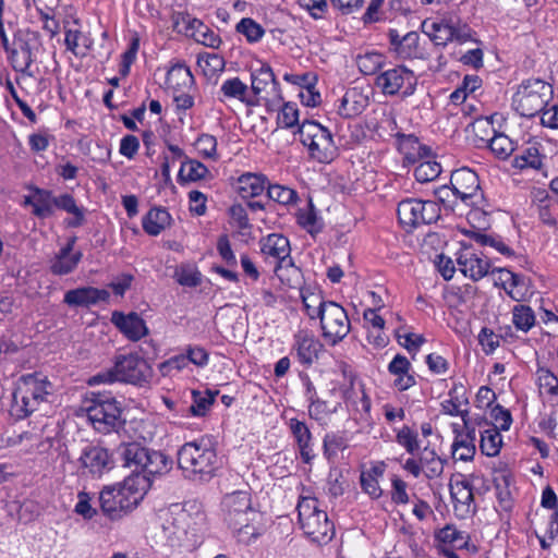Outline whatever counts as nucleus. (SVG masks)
I'll return each instance as SVG.
<instances>
[{"label":"nucleus","instance_id":"nucleus-1","mask_svg":"<svg viewBox=\"0 0 558 558\" xmlns=\"http://www.w3.org/2000/svg\"><path fill=\"white\" fill-rule=\"evenodd\" d=\"M117 453L131 474L121 485L107 486L99 494L101 511L111 519L136 508L150 489L153 481L172 469V460L166 453L136 441L121 444Z\"/></svg>","mask_w":558,"mask_h":558},{"label":"nucleus","instance_id":"nucleus-2","mask_svg":"<svg viewBox=\"0 0 558 558\" xmlns=\"http://www.w3.org/2000/svg\"><path fill=\"white\" fill-rule=\"evenodd\" d=\"M162 534L171 546L195 548L206 530V514L196 501H187L163 518Z\"/></svg>","mask_w":558,"mask_h":558},{"label":"nucleus","instance_id":"nucleus-3","mask_svg":"<svg viewBox=\"0 0 558 558\" xmlns=\"http://www.w3.org/2000/svg\"><path fill=\"white\" fill-rule=\"evenodd\" d=\"M222 511L226 523L236 533L238 539L251 544L264 532L260 513L252 507L247 492H233L223 497Z\"/></svg>","mask_w":558,"mask_h":558},{"label":"nucleus","instance_id":"nucleus-4","mask_svg":"<svg viewBox=\"0 0 558 558\" xmlns=\"http://www.w3.org/2000/svg\"><path fill=\"white\" fill-rule=\"evenodd\" d=\"M177 462L184 476L192 481H208L219 469L216 449L206 438L182 445L177 452Z\"/></svg>","mask_w":558,"mask_h":558},{"label":"nucleus","instance_id":"nucleus-5","mask_svg":"<svg viewBox=\"0 0 558 558\" xmlns=\"http://www.w3.org/2000/svg\"><path fill=\"white\" fill-rule=\"evenodd\" d=\"M75 415L86 417L95 430L109 434L121 425V409L118 402L105 395L90 392L75 410Z\"/></svg>","mask_w":558,"mask_h":558},{"label":"nucleus","instance_id":"nucleus-6","mask_svg":"<svg viewBox=\"0 0 558 558\" xmlns=\"http://www.w3.org/2000/svg\"><path fill=\"white\" fill-rule=\"evenodd\" d=\"M51 389L52 385L45 375L35 373L22 376L13 392L12 415L19 420L27 417L46 401Z\"/></svg>","mask_w":558,"mask_h":558},{"label":"nucleus","instance_id":"nucleus-7","mask_svg":"<svg viewBox=\"0 0 558 558\" xmlns=\"http://www.w3.org/2000/svg\"><path fill=\"white\" fill-rule=\"evenodd\" d=\"M151 377L149 364L138 354H121L116 356L113 367L98 373L89 379V384L124 381L134 385L148 383Z\"/></svg>","mask_w":558,"mask_h":558},{"label":"nucleus","instance_id":"nucleus-8","mask_svg":"<svg viewBox=\"0 0 558 558\" xmlns=\"http://www.w3.org/2000/svg\"><path fill=\"white\" fill-rule=\"evenodd\" d=\"M554 95L553 86L541 78L524 80L512 97V108L521 117L542 113Z\"/></svg>","mask_w":558,"mask_h":558},{"label":"nucleus","instance_id":"nucleus-9","mask_svg":"<svg viewBox=\"0 0 558 558\" xmlns=\"http://www.w3.org/2000/svg\"><path fill=\"white\" fill-rule=\"evenodd\" d=\"M299 522L304 534L317 544H327L335 535V526L325 510L319 509L318 500L303 497L296 507Z\"/></svg>","mask_w":558,"mask_h":558},{"label":"nucleus","instance_id":"nucleus-10","mask_svg":"<svg viewBox=\"0 0 558 558\" xmlns=\"http://www.w3.org/2000/svg\"><path fill=\"white\" fill-rule=\"evenodd\" d=\"M298 133L301 143L307 147L312 159L322 163H329L337 157L338 148L331 132L318 122L304 120L299 125Z\"/></svg>","mask_w":558,"mask_h":558},{"label":"nucleus","instance_id":"nucleus-11","mask_svg":"<svg viewBox=\"0 0 558 558\" xmlns=\"http://www.w3.org/2000/svg\"><path fill=\"white\" fill-rule=\"evenodd\" d=\"M41 46L40 35L29 28L19 29L10 50V60L15 71L21 72L20 80L25 82L34 76L31 65Z\"/></svg>","mask_w":558,"mask_h":558},{"label":"nucleus","instance_id":"nucleus-12","mask_svg":"<svg viewBox=\"0 0 558 558\" xmlns=\"http://www.w3.org/2000/svg\"><path fill=\"white\" fill-rule=\"evenodd\" d=\"M319 314L322 336L330 345H336L350 332L351 324L347 311L336 302L320 303Z\"/></svg>","mask_w":558,"mask_h":558},{"label":"nucleus","instance_id":"nucleus-13","mask_svg":"<svg viewBox=\"0 0 558 558\" xmlns=\"http://www.w3.org/2000/svg\"><path fill=\"white\" fill-rule=\"evenodd\" d=\"M399 222L409 230L421 225H430L440 217V206L437 202L407 198L397 207Z\"/></svg>","mask_w":558,"mask_h":558},{"label":"nucleus","instance_id":"nucleus-14","mask_svg":"<svg viewBox=\"0 0 558 558\" xmlns=\"http://www.w3.org/2000/svg\"><path fill=\"white\" fill-rule=\"evenodd\" d=\"M376 85L385 95L392 96L401 92L403 96H410L415 90L416 77L411 70L399 65L379 74Z\"/></svg>","mask_w":558,"mask_h":558},{"label":"nucleus","instance_id":"nucleus-15","mask_svg":"<svg viewBox=\"0 0 558 558\" xmlns=\"http://www.w3.org/2000/svg\"><path fill=\"white\" fill-rule=\"evenodd\" d=\"M450 184L459 196L460 203L466 207L477 206L483 194L476 172L469 168H461L451 173Z\"/></svg>","mask_w":558,"mask_h":558},{"label":"nucleus","instance_id":"nucleus-16","mask_svg":"<svg viewBox=\"0 0 558 558\" xmlns=\"http://www.w3.org/2000/svg\"><path fill=\"white\" fill-rule=\"evenodd\" d=\"M77 461L84 474L96 477L102 476L114 466V461L109 451L100 446L87 445L82 450Z\"/></svg>","mask_w":558,"mask_h":558},{"label":"nucleus","instance_id":"nucleus-17","mask_svg":"<svg viewBox=\"0 0 558 558\" xmlns=\"http://www.w3.org/2000/svg\"><path fill=\"white\" fill-rule=\"evenodd\" d=\"M260 251L266 257H272L275 259L274 271L277 277L281 278L280 270L284 266H292V259L290 258V242L288 238L271 233L267 235L260 242Z\"/></svg>","mask_w":558,"mask_h":558},{"label":"nucleus","instance_id":"nucleus-18","mask_svg":"<svg viewBox=\"0 0 558 558\" xmlns=\"http://www.w3.org/2000/svg\"><path fill=\"white\" fill-rule=\"evenodd\" d=\"M450 495L458 517L464 519L476 512L473 487L469 481L462 480L450 484Z\"/></svg>","mask_w":558,"mask_h":558},{"label":"nucleus","instance_id":"nucleus-19","mask_svg":"<svg viewBox=\"0 0 558 558\" xmlns=\"http://www.w3.org/2000/svg\"><path fill=\"white\" fill-rule=\"evenodd\" d=\"M322 349L320 341L310 331L300 330L294 335L292 351L302 365H312L318 359Z\"/></svg>","mask_w":558,"mask_h":558},{"label":"nucleus","instance_id":"nucleus-20","mask_svg":"<svg viewBox=\"0 0 558 558\" xmlns=\"http://www.w3.org/2000/svg\"><path fill=\"white\" fill-rule=\"evenodd\" d=\"M112 324L129 339L137 341L148 333L145 320L135 312L123 314L113 312Z\"/></svg>","mask_w":558,"mask_h":558},{"label":"nucleus","instance_id":"nucleus-21","mask_svg":"<svg viewBox=\"0 0 558 558\" xmlns=\"http://www.w3.org/2000/svg\"><path fill=\"white\" fill-rule=\"evenodd\" d=\"M25 204L32 205L34 207L33 213L39 217L49 215L53 207L70 211V196L54 197L46 191L38 190L33 196L25 197Z\"/></svg>","mask_w":558,"mask_h":558},{"label":"nucleus","instance_id":"nucleus-22","mask_svg":"<svg viewBox=\"0 0 558 558\" xmlns=\"http://www.w3.org/2000/svg\"><path fill=\"white\" fill-rule=\"evenodd\" d=\"M457 263L460 271L473 281H478L485 277L490 267L486 258L478 256L469 248H464L459 253Z\"/></svg>","mask_w":558,"mask_h":558},{"label":"nucleus","instance_id":"nucleus-23","mask_svg":"<svg viewBox=\"0 0 558 558\" xmlns=\"http://www.w3.org/2000/svg\"><path fill=\"white\" fill-rule=\"evenodd\" d=\"M278 86L279 83L269 64L259 61L258 66H251V88L255 95L268 94L270 88L275 96L280 97Z\"/></svg>","mask_w":558,"mask_h":558},{"label":"nucleus","instance_id":"nucleus-24","mask_svg":"<svg viewBox=\"0 0 558 558\" xmlns=\"http://www.w3.org/2000/svg\"><path fill=\"white\" fill-rule=\"evenodd\" d=\"M424 33L436 45L445 47L448 43L452 41L453 36V22L452 16H445L439 21H424Z\"/></svg>","mask_w":558,"mask_h":558},{"label":"nucleus","instance_id":"nucleus-25","mask_svg":"<svg viewBox=\"0 0 558 558\" xmlns=\"http://www.w3.org/2000/svg\"><path fill=\"white\" fill-rule=\"evenodd\" d=\"M194 86V76L183 63L172 65L167 72L166 87L172 93L191 90Z\"/></svg>","mask_w":558,"mask_h":558},{"label":"nucleus","instance_id":"nucleus-26","mask_svg":"<svg viewBox=\"0 0 558 558\" xmlns=\"http://www.w3.org/2000/svg\"><path fill=\"white\" fill-rule=\"evenodd\" d=\"M368 106V97L357 88H350L341 98L338 113L343 118H353L361 114Z\"/></svg>","mask_w":558,"mask_h":558},{"label":"nucleus","instance_id":"nucleus-27","mask_svg":"<svg viewBox=\"0 0 558 558\" xmlns=\"http://www.w3.org/2000/svg\"><path fill=\"white\" fill-rule=\"evenodd\" d=\"M386 464L376 462L367 470H363L360 475L362 490L373 499H378L383 495L379 486V478L384 476Z\"/></svg>","mask_w":558,"mask_h":558},{"label":"nucleus","instance_id":"nucleus-28","mask_svg":"<svg viewBox=\"0 0 558 558\" xmlns=\"http://www.w3.org/2000/svg\"><path fill=\"white\" fill-rule=\"evenodd\" d=\"M171 223V216L166 208L154 207L143 218L144 231L153 236L161 233Z\"/></svg>","mask_w":558,"mask_h":558},{"label":"nucleus","instance_id":"nucleus-29","mask_svg":"<svg viewBox=\"0 0 558 558\" xmlns=\"http://www.w3.org/2000/svg\"><path fill=\"white\" fill-rule=\"evenodd\" d=\"M110 293L106 289L84 287L72 290V304L90 306L108 302Z\"/></svg>","mask_w":558,"mask_h":558},{"label":"nucleus","instance_id":"nucleus-30","mask_svg":"<svg viewBox=\"0 0 558 558\" xmlns=\"http://www.w3.org/2000/svg\"><path fill=\"white\" fill-rule=\"evenodd\" d=\"M512 166L520 170H539L543 167V156L539 151V144L534 143L523 148L514 156Z\"/></svg>","mask_w":558,"mask_h":558},{"label":"nucleus","instance_id":"nucleus-31","mask_svg":"<svg viewBox=\"0 0 558 558\" xmlns=\"http://www.w3.org/2000/svg\"><path fill=\"white\" fill-rule=\"evenodd\" d=\"M266 182L265 175L247 172L238 179V190L243 198L256 197L266 189Z\"/></svg>","mask_w":558,"mask_h":558},{"label":"nucleus","instance_id":"nucleus-32","mask_svg":"<svg viewBox=\"0 0 558 558\" xmlns=\"http://www.w3.org/2000/svg\"><path fill=\"white\" fill-rule=\"evenodd\" d=\"M397 57L403 60L426 58V51L420 45V35L417 32H409L403 35V43L399 44Z\"/></svg>","mask_w":558,"mask_h":558},{"label":"nucleus","instance_id":"nucleus-33","mask_svg":"<svg viewBox=\"0 0 558 558\" xmlns=\"http://www.w3.org/2000/svg\"><path fill=\"white\" fill-rule=\"evenodd\" d=\"M219 93L227 99H236L246 105H252L247 98L248 86L239 77H231L222 82Z\"/></svg>","mask_w":558,"mask_h":558},{"label":"nucleus","instance_id":"nucleus-34","mask_svg":"<svg viewBox=\"0 0 558 558\" xmlns=\"http://www.w3.org/2000/svg\"><path fill=\"white\" fill-rule=\"evenodd\" d=\"M209 174L208 168L198 160L186 158L181 163L178 179L180 182H196Z\"/></svg>","mask_w":558,"mask_h":558},{"label":"nucleus","instance_id":"nucleus-35","mask_svg":"<svg viewBox=\"0 0 558 558\" xmlns=\"http://www.w3.org/2000/svg\"><path fill=\"white\" fill-rule=\"evenodd\" d=\"M197 65L202 69L203 74L213 78L223 72L226 62L223 57L215 52L199 53L197 57Z\"/></svg>","mask_w":558,"mask_h":558},{"label":"nucleus","instance_id":"nucleus-36","mask_svg":"<svg viewBox=\"0 0 558 558\" xmlns=\"http://www.w3.org/2000/svg\"><path fill=\"white\" fill-rule=\"evenodd\" d=\"M502 444L501 435L496 425L481 433L480 448L483 454L495 457L499 453Z\"/></svg>","mask_w":558,"mask_h":558},{"label":"nucleus","instance_id":"nucleus-37","mask_svg":"<svg viewBox=\"0 0 558 558\" xmlns=\"http://www.w3.org/2000/svg\"><path fill=\"white\" fill-rule=\"evenodd\" d=\"M434 194L438 203H440L445 209L460 215L463 214L464 205L460 203V198L456 195V191H453V186L451 184L439 186L435 190Z\"/></svg>","mask_w":558,"mask_h":558},{"label":"nucleus","instance_id":"nucleus-38","mask_svg":"<svg viewBox=\"0 0 558 558\" xmlns=\"http://www.w3.org/2000/svg\"><path fill=\"white\" fill-rule=\"evenodd\" d=\"M510 475L500 474L495 478L496 497L499 508L505 512H510L513 508V499L509 489Z\"/></svg>","mask_w":558,"mask_h":558},{"label":"nucleus","instance_id":"nucleus-39","mask_svg":"<svg viewBox=\"0 0 558 558\" xmlns=\"http://www.w3.org/2000/svg\"><path fill=\"white\" fill-rule=\"evenodd\" d=\"M421 464L427 478L439 477L444 472V461L434 450H423Z\"/></svg>","mask_w":558,"mask_h":558},{"label":"nucleus","instance_id":"nucleus-40","mask_svg":"<svg viewBox=\"0 0 558 558\" xmlns=\"http://www.w3.org/2000/svg\"><path fill=\"white\" fill-rule=\"evenodd\" d=\"M348 448V440L336 433L326 434L323 440L324 456L329 463H335L338 452Z\"/></svg>","mask_w":558,"mask_h":558},{"label":"nucleus","instance_id":"nucleus-41","mask_svg":"<svg viewBox=\"0 0 558 558\" xmlns=\"http://www.w3.org/2000/svg\"><path fill=\"white\" fill-rule=\"evenodd\" d=\"M298 222L301 227L306 229L311 234L318 233L323 229V223L317 216L315 207L312 202L308 203L306 208L300 209L298 213Z\"/></svg>","mask_w":558,"mask_h":558},{"label":"nucleus","instance_id":"nucleus-42","mask_svg":"<svg viewBox=\"0 0 558 558\" xmlns=\"http://www.w3.org/2000/svg\"><path fill=\"white\" fill-rule=\"evenodd\" d=\"M470 238L481 246L494 247L497 252L505 256H511L513 254V251L498 235L473 231Z\"/></svg>","mask_w":558,"mask_h":558},{"label":"nucleus","instance_id":"nucleus-43","mask_svg":"<svg viewBox=\"0 0 558 558\" xmlns=\"http://www.w3.org/2000/svg\"><path fill=\"white\" fill-rule=\"evenodd\" d=\"M174 27L179 32H184L196 39L199 37V34L208 32V27L202 21L191 17L189 14L179 15L174 21Z\"/></svg>","mask_w":558,"mask_h":558},{"label":"nucleus","instance_id":"nucleus-44","mask_svg":"<svg viewBox=\"0 0 558 558\" xmlns=\"http://www.w3.org/2000/svg\"><path fill=\"white\" fill-rule=\"evenodd\" d=\"M442 169L439 162L432 159L422 160L414 169V177L421 183H426L439 177Z\"/></svg>","mask_w":558,"mask_h":558},{"label":"nucleus","instance_id":"nucleus-45","mask_svg":"<svg viewBox=\"0 0 558 558\" xmlns=\"http://www.w3.org/2000/svg\"><path fill=\"white\" fill-rule=\"evenodd\" d=\"M512 322L517 329L529 331L535 324L533 310L526 305H515L512 311Z\"/></svg>","mask_w":558,"mask_h":558},{"label":"nucleus","instance_id":"nucleus-46","mask_svg":"<svg viewBox=\"0 0 558 558\" xmlns=\"http://www.w3.org/2000/svg\"><path fill=\"white\" fill-rule=\"evenodd\" d=\"M192 395L193 403L190 405L189 412L193 416H204L214 403L215 396L218 395V392L216 391L215 393H211L210 391H193Z\"/></svg>","mask_w":558,"mask_h":558},{"label":"nucleus","instance_id":"nucleus-47","mask_svg":"<svg viewBox=\"0 0 558 558\" xmlns=\"http://www.w3.org/2000/svg\"><path fill=\"white\" fill-rule=\"evenodd\" d=\"M236 32L245 36L248 43H258L264 34L265 29L251 17H243L235 27Z\"/></svg>","mask_w":558,"mask_h":558},{"label":"nucleus","instance_id":"nucleus-48","mask_svg":"<svg viewBox=\"0 0 558 558\" xmlns=\"http://www.w3.org/2000/svg\"><path fill=\"white\" fill-rule=\"evenodd\" d=\"M383 63L384 56L378 52H366L356 59L360 71L365 75L375 74L383 66Z\"/></svg>","mask_w":558,"mask_h":558},{"label":"nucleus","instance_id":"nucleus-49","mask_svg":"<svg viewBox=\"0 0 558 558\" xmlns=\"http://www.w3.org/2000/svg\"><path fill=\"white\" fill-rule=\"evenodd\" d=\"M277 124L282 129L299 128V109L294 102H284L278 112Z\"/></svg>","mask_w":558,"mask_h":558},{"label":"nucleus","instance_id":"nucleus-50","mask_svg":"<svg viewBox=\"0 0 558 558\" xmlns=\"http://www.w3.org/2000/svg\"><path fill=\"white\" fill-rule=\"evenodd\" d=\"M267 195L269 199L281 205H290L298 199V194L294 190L280 184L268 185Z\"/></svg>","mask_w":558,"mask_h":558},{"label":"nucleus","instance_id":"nucleus-51","mask_svg":"<svg viewBox=\"0 0 558 558\" xmlns=\"http://www.w3.org/2000/svg\"><path fill=\"white\" fill-rule=\"evenodd\" d=\"M489 148L499 159H507L514 151V143L507 135L499 133L490 140Z\"/></svg>","mask_w":558,"mask_h":558},{"label":"nucleus","instance_id":"nucleus-52","mask_svg":"<svg viewBox=\"0 0 558 558\" xmlns=\"http://www.w3.org/2000/svg\"><path fill=\"white\" fill-rule=\"evenodd\" d=\"M453 458L461 461H471L476 452L475 442L466 440L458 435L451 446Z\"/></svg>","mask_w":558,"mask_h":558},{"label":"nucleus","instance_id":"nucleus-53","mask_svg":"<svg viewBox=\"0 0 558 558\" xmlns=\"http://www.w3.org/2000/svg\"><path fill=\"white\" fill-rule=\"evenodd\" d=\"M396 441L411 454L420 449L417 433L407 425L397 432Z\"/></svg>","mask_w":558,"mask_h":558},{"label":"nucleus","instance_id":"nucleus-54","mask_svg":"<svg viewBox=\"0 0 558 558\" xmlns=\"http://www.w3.org/2000/svg\"><path fill=\"white\" fill-rule=\"evenodd\" d=\"M436 537L444 544L458 545L459 547L465 546L469 538L468 535L465 536L462 531H459L453 525H446L439 530Z\"/></svg>","mask_w":558,"mask_h":558},{"label":"nucleus","instance_id":"nucleus-55","mask_svg":"<svg viewBox=\"0 0 558 558\" xmlns=\"http://www.w3.org/2000/svg\"><path fill=\"white\" fill-rule=\"evenodd\" d=\"M397 140H398V145H399V149L400 150H405V149L415 150V149H417L418 156L421 158H427V159L432 155L430 148L428 146L421 145L418 143L417 137L415 135H413V134L405 135V134L398 133L397 134Z\"/></svg>","mask_w":558,"mask_h":558},{"label":"nucleus","instance_id":"nucleus-56","mask_svg":"<svg viewBox=\"0 0 558 558\" xmlns=\"http://www.w3.org/2000/svg\"><path fill=\"white\" fill-rule=\"evenodd\" d=\"M177 282L183 287L194 288L201 284V272L190 266H182L174 272Z\"/></svg>","mask_w":558,"mask_h":558},{"label":"nucleus","instance_id":"nucleus-57","mask_svg":"<svg viewBox=\"0 0 558 558\" xmlns=\"http://www.w3.org/2000/svg\"><path fill=\"white\" fill-rule=\"evenodd\" d=\"M460 389L462 390L463 386H460V387L454 386L449 391L450 399L449 400H445L441 403L444 413L452 415V416L460 415L462 417V414H463L464 410H460V407H461L462 403L466 404L468 403V399H463V400L460 399V397H459V390Z\"/></svg>","mask_w":558,"mask_h":558},{"label":"nucleus","instance_id":"nucleus-58","mask_svg":"<svg viewBox=\"0 0 558 558\" xmlns=\"http://www.w3.org/2000/svg\"><path fill=\"white\" fill-rule=\"evenodd\" d=\"M198 154L204 158L215 159L217 157V140L210 134H202L195 142Z\"/></svg>","mask_w":558,"mask_h":558},{"label":"nucleus","instance_id":"nucleus-59","mask_svg":"<svg viewBox=\"0 0 558 558\" xmlns=\"http://www.w3.org/2000/svg\"><path fill=\"white\" fill-rule=\"evenodd\" d=\"M41 513V506L32 499L24 500L17 511L19 521L29 523L37 519Z\"/></svg>","mask_w":558,"mask_h":558},{"label":"nucleus","instance_id":"nucleus-60","mask_svg":"<svg viewBox=\"0 0 558 558\" xmlns=\"http://www.w3.org/2000/svg\"><path fill=\"white\" fill-rule=\"evenodd\" d=\"M308 403V414L316 421H320L337 411V405L331 407L329 402L320 398H315Z\"/></svg>","mask_w":558,"mask_h":558},{"label":"nucleus","instance_id":"nucleus-61","mask_svg":"<svg viewBox=\"0 0 558 558\" xmlns=\"http://www.w3.org/2000/svg\"><path fill=\"white\" fill-rule=\"evenodd\" d=\"M33 2H34V5L36 8V11L39 14L40 21L44 24V29L46 32H48L51 37H54L56 35H58L59 29H60V24L56 20L54 15L51 14L52 13V9L47 8L46 10H44L43 8H40L38 5L37 0H33Z\"/></svg>","mask_w":558,"mask_h":558},{"label":"nucleus","instance_id":"nucleus-62","mask_svg":"<svg viewBox=\"0 0 558 558\" xmlns=\"http://www.w3.org/2000/svg\"><path fill=\"white\" fill-rule=\"evenodd\" d=\"M187 366V359L184 354L174 355L159 364V371L162 376H173Z\"/></svg>","mask_w":558,"mask_h":558},{"label":"nucleus","instance_id":"nucleus-63","mask_svg":"<svg viewBox=\"0 0 558 558\" xmlns=\"http://www.w3.org/2000/svg\"><path fill=\"white\" fill-rule=\"evenodd\" d=\"M407 483L395 475L391 478V500L396 505H405L410 501V497L407 492Z\"/></svg>","mask_w":558,"mask_h":558},{"label":"nucleus","instance_id":"nucleus-64","mask_svg":"<svg viewBox=\"0 0 558 558\" xmlns=\"http://www.w3.org/2000/svg\"><path fill=\"white\" fill-rule=\"evenodd\" d=\"M184 355L187 359V364L192 363L198 367L206 366L209 361V353L199 345H187Z\"/></svg>","mask_w":558,"mask_h":558}]
</instances>
